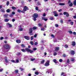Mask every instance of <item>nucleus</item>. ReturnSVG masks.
I'll return each instance as SVG.
<instances>
[{
	"label": "nucleus",
	"instance_id": "f257e3e1",
	"mask_svg": "<svg viewBox=\"0 0 76 76\" xmlns=\"http://www.w3.org/2000/svg\"><path fill=\"white\" fill-rule=\"evenodd\" d=\"M3 47L6 50L5 52V53H8V51L10 50V48H11L10 46L7 44H6L5 45H4Z\"/></svg>",
	"mask_w": 76,
	"mask_h": 76
},
{
	"label": "nucleus",
	"instance_id": "f03ea898",
	"mask_svg": "<svg viewBox=\"0 0 76 76\" xmlns=\"http://www.w3.org/2000/svg\"><path fill=\"white\" fill-rule=\"evenodd\" d=\"M38 17V15L37 13H35L33 14V20L34 21H36L37 20V18Z\"/></svg>",
	"mask_w": 76,
	"mask_h": 76
},
{
	"label": "nucleus",
	"instance_id": "7ed1b4c3",
	"mask_svg": "<svg viewBox=\"0 0 76 76\" xmlns=\"http://www.w3.org/2000/svg\"><path fill=\"white\" fill-rule=\"evenodd\" d=\"M26 50L27 52H30V53L31 54H32L34 53L33 50H32L28 48H26Z\"/></svg>",
	"mask_w": 76,
	"mask_h": 76
},
{
	"label": "nucleus",
	"instance_id": "20e7f679",
	"mask_svg": "<svg viewBox=\"0 0 76 76\" xmlns=\"http://www.w3.org/2000/svg\"><path fill=\"white\" fill-rule=\"evenodd\" d=\"M50 65V61H48L45 64V66H49Z\"/></svg>",
	"mask_w": 76,
	"mask_h": 76
},
{
	"label": "nucleus",
	"instance_id": "39448f33",
	"mask_svg": "<svg viewBox=\"0 0 76 76\" xmlns=\"http://www.w3.org/2000/svg\"><path fill=\"white\" fill-rule=\"evenodd\" d=\"M63 14L64 15H66V17H69V13L68 12H64Z\"/></svg>",
	"mask_w": 76,
	"mask_h": 76
},
{
	"label": "nucleus",
	"instance_id": "423d86ee",
	"mask_svg": "<svg viewBox=\"0 0 76 76\" xmlns=\"http://www.w3.org/2000/svg\"><path fill=\"white\" fill-rule=\"evenodd\" d=\"M29 10V9L28 7H26V6H25L23 8V11L24 12H26V11L27 10Z\"/></svg>",
	"mask_w": 76,
	"mask_h": 76
},
{
	"label": "nucleus",
	"instance_id": "0eeeda50",
	"mask_svg": "<svg viewBox=\"0 0 76 76\" xmlns=\"http://www.w3.org/2000/svg\"><path fill=\"white\" fill-rule=\"evenodd\" d=\"M24 38L25 39H27V40H29V39H30V37H29V36H25L24 37Z\"/></svg>",
	"mask_w": 76,
	"mask_h": 76
},
{
	"label": "nucleus",
	"instance_id": "6e6552de",
	"mask_svg": "<svg viewBox=\"0 0 76 76\" xmlns=\"http://www.w3.org/2000/svg\"><path fill=\"white\" fill-rule=\"evenodd\" d=\"M59 50H60V48H59V47H57L55 48V51L56 52L58 51Z\"/></svg>",
	"mask_w": 76,
	"mask_h": 76
},
{
	"label": "nucleus",
	"instance_id": "1a4fd4ad",
	"mask_svg": "<svg viewBox=\"0 0 76 76\" xmlns=\"http://www.w3.org/2000/svg\"><path fill=\"white\" fill-rule=\"evenodd\" d=\"M5 62L6 63H8V62H9V60H7V57H5Z\"/></svg>",
	"mask_w": 76,
	"mask_h": 76
},
{
	"label": "nucleus",
	"instance_id": "9d476101",
	"mask_svg": "<svg viewBox=\"0 0 76 76\" xmlns=\"http://www.w3.org/2000/svg\"><path fill=\"white\" fill-rule=\"evenodd\" d=\"M75 51L73 50H71L70 52V54L71 55H74V54H75Z\"/></svg>",
	"mask_w": 76,
	"mask_h": 76
},
{
	"label": "nucleus",
	"instance_id": "9b49d317",
	"mask_svg": "<svg viewBox=\"0 0 76 76\" xmlns=\"http://www.w3.org/2000/svg\"><path fill=\"white\" fill-rule=\"evenodd\" d=\"M33 29L32 28H30L29 29V34H32V32H33V30H32Z\"/></svg>",
	"mask_w": 76,
	"mask_h": 76
},
{
	"label": "nucleus",
	"instance_id": "f8f14e48",
	"mask_svg": "<svg viewBox=\"0 0 76 76\" xmlns=\"http://www.w3.org/2000/svg\"><path fill=\"white\" fill-rule=\"evenodd\" d=\"M16 42H17L18 44H20V43H21V41L20 40H16Z\"/></svg>",
	"mask_w": 76,
	"mask_h": 76
},
{
	"label": "nucleus",
	"instance_id": "ddd939ff",
	"mask_svg": "<svg viewBox=\"0 0 76 76\" xmlns=\"http://www.w3.org/2000/svg\"><path fill=\"white\" fill-rule=\"evenodd\" d=\"M42 20H45V21H47L48 20V19H45V17H42Z\"/></svg>",
	"mask_w": 76,
	"mask_h": 76
},
{
	"label": "nucleus",
	"instance_id": "4468645a",
	"mask_svg": "<svg viewBox=\"0 0 76 76\" xmlns=\"http://www.w3.org/2000/svg\"><path fill=\"white\" fill-rule=\"evenodd\" d=\"M59 5L60 6H64L65 5V3H60L59 4Z\"/></svg>",
	"mask_w": 76,
	"mask_h": 76
},
{
	"label": "nucleus",
	"instance_id": "2eb2a0df",
	"mask_svg": "<svg viewBox=\"0 0 76 76\" xmlns=\"http://www.w3.org/2000/svg\"><path fill=\"white\" fill-rule=\"evenodd\" d=\"M53 61L55 63H58V61H57V60L55 59L53 60Z\"/></svg>",
	"mask_w": 76,
	"mask_h": 76
},
{
	"label": "nucleus",
	"instance_id": "dca6fc26",
	"mask_svg": "<svg viewBox=\"0 0 76 76\" xmlns=\"http://www.w3.org/2000/svg\"><path fill=\"white\" fill-rule=\"evenodd\" d=\"M32 29L33 30H35V29H38V27L36 26H34Z\"/></svg>",
	"mask_w": 76,
	"mask_h": 76
},
{
	"label": "nucleus",
	"instance_id": "f3484780",
	"mask_svg": "<svg viewBox=\"0 0 76 76\" xmlns=\"http://www.w3.org/2000/svg\"><path fill=\"white\" fill-rule=\"evenodd\" d=\"M7 25H9V27L10 28H12V25H11V24H10L9 23H7Z\"/></svg>",
	"mask_w": 76,
	"mask_h": 76
},
{
	"label": "nucleus",
	"instance_id": "a211bd4d",
	"mask_svg": "<svg viewBox=\"0 0 76 76\" xmlns=\"http://www.w3.org/2000/svg\"><path fill=\"white\" fill-rule=\"evenodd\" d=\"M72 45H73V46H75V45H76L75 43V42H72Z\"/></svg>",
	"mask_w": 76,
	"mask_h": 76
},
{
	"label": "nucleus",
	"instance_id": "6ab92c4d",
	"mask_svg": "<svg viewBox=\"0 0 76 76\" xmlns=\"http://www.w3.org/2000/svg\"><path fill=\"white\" fill-rule=\"evenodd\" d=\"M21 51L23 52V53H25L26 52V50H25L24 49H23L21 50Z\"/></svg>",
	"mask_w": 76,
	"mask_h": 76
},
{
	"label": "nucleus",
	"instance_id": "aec40b11",
	"mask_svg": "<svg viewBox=\"0 0 76 76\" xmlns=\"http://www.w3.org/2000/svg\"><path fill=\"white\" fill-rule=\"evenodd\" d=\"M11 8H12V9H13V10H16V7L14 6H12Z\"/></svg>",
	"mask_w": 76,
	"mask_h": 76
},
{
	"label": "nucleus",
	"instance_id": "412c9836",
	"mask_svg": "<svg viewBox=\"0 0 76 76\" xmlns=\"http://www.w3.org/2000/svg\"><path fill=\"white\" fill-rule=\"evenodd\" d=\"M6 11L7 13H9L10 12V10L9 9H8L6 10Z\"/></svg>",
	"mask_w": 76,
	"mask_h": 76
},
{
	"label": "nucleus",
	"instance_id": "4be33fe9",
	"mask_svg": "<svg viewBox=\"0 0 76 76\" xmlns=\"http://www.w3.org/2000/svg\"><path fill=\"white\" fill-rule=\"evenodd\" d=\"M19 62V60L16 59L15 61V63H18V62Z\"/></svg>",
	"mask_w": 76,
	"mask_h": 76
},
{
	"label": "nucleus",
	"instance_id": "5701e85b",
	"mask_svg": "<svg viewBox=\"0 0 76 76\" xmlns=\"http://www.w3.org/2000/svg\"><path fill=\"white\" fill-rule=\"evenodd\" d=\"M5 22H8V21H9V19H7V18H6L4 20Z\"/></svg>",
	"mask_w": 76,
	"mask_h": 76
},
{
	"label": "nucleus",
	"instance_id": "b1692460",
	"mask_svg": "<svg viewBox=\"0 0 76 76\" xmlns=\"http://www.w3.org/2000/svg\"><path fill=\"white\" fill-rule=\"evenodd\" d=\"M50 20H54V17H50V18H49Z\"/></svg>",
	"mask_w": 76,
	"mask_h": 76
},
{
	"label": "nucleus",
	"instance_id": "393cba45",
	"mask_svg": "<svg viewBox=\"0 0 76 76\" xmlns=\"http://www.w3.org/2000/svg\"><path fill=\"white\" fill-rule=\"evenodd\" d=\"M38 26H39V27H40V28L42 27V24L41 23H39L38 24Z\"/></svg>",
	"mask_w": 76,
	"mask_h": 76
},
{
	"label": "nucleus",
	"instance_id": "a878e982",
	"mask_svg": "<svg viewBox=\"0 0 76 76\" xmlns=\"http://www.w3.org/2000/svg\"><path fill=\"white\" fill-rule=\"evenodd\" d=\"M8 16V14H6L4 15V17L5 18H7Z\"/></svg>",
	"mask_w": 76,
	"mask_h": 76
},
{
	"label": "nucleus",
	"instance_id": "bb28decb",
	"mask_svg": "<svg viewBox=\"0 0 76 76\" xmlns=\"http://www.w3.org/2000/svg\"><path fill=\"white\" fill-rule=\"evenodd\" d=\"M35 74L36 75H39V72H35Z\"/></svg>",
	"mask_w": 76,
	"mask_h": 76
},
{
	"label": "nucleus",
	"instance_id": "cd10ccee",
	"mask_svg": "<svg viewBox=\"0 0 76 76\" xmlns=\"http://www.w3.org/2000/svg\"><path fill=\"white\" fill-rule=\"evenodd\" d=\"M21 47H23L24 48H25V45L23 44H22L21 45Z\"/></svg>",
	"mask_w": 76,
	"mask_h": 76
},
{
	"label": "nucleus",
	"instance_id": "c85d7f7f",
	"mask_svg": "<svg viewBox=\"0 0 76 76\" xmlns=\"http://www.w3.org/2000/svg\"><path fill=\"white\" fill-rule=\"evenodd\" d=\"M69 6H70V7H72V6H73V3H71L70 4H69Z\"/></svg>",
	"mask_w": 76,
	"mask_h": 76
},
{
	"label": "nucleus",
	"instance_id": "c756f323",
	"mask_svg": "<svg viewBox=\"0 0 76 76\" xmlns=\"http://www.w3.org/2000/svg\"><path fill=\"white\" fill-rule=\"evenodd\" d=\"M73 4L75 5H76V0H75L73 2Z\"/></svg>",
	"mask_w": 76,
	"mask_h": 76
},
{
	"label": "nucleus",
	"instance_id": "7c9ffc66",
	"mask_svg": "<svg viewBox=\"0 0 76 76\" xmlns=\"http://www.w3.org/2000/svg\"><path fill=\"white\" fill-rule=\"evenodd\" d=\"M19 72L18 70H15V73H18Z\"/></svg>",
	"mask_w": 76,
	"mask_h": 76
},
{
	"label": "nucleus",
	"instance_id": "2f4dec72",
	"mask_svg": "<svg viewBox=\"0 0 76 76\" xmlns=\"http://www.w3.org/2000/svg\"><path fill=\"white\" fill-rule=\"evenodd\" d=\"M54 16H55L56 17H57V16H58V13H57L56 14H54Z\"/></svg>",
	"mask_w": 76,
	"mask_h": 76
},
{
	"label": "nucleus",
	"instance_id": "473e14b6",
	"mask_svg": "<svg viewBox=\"0 0 76 76\" xmlns=\"http://www.w3.org/2000/svg\"><path fill=\"white\" fill-rule=\"evenodd\" d=\"M37 4H38V5H39V6H41V4H40V2H38L37 3Z\"/></svg>",
	"mask_w": 76,
	"mask_h": 76
},
{
	"label": "nucleus",
	"instance_id": "72a5a7b5",
	"mask_svg": "<svg viewBox=\"0 0 76 76\" xmlns=\"http://www.w3.org/2000/svg\"><path fill=\"white\" fill-rule=\"evenodd\" d=\"M41 31H45V28H42L41 29Z\"/></svg>",
	"mask_w": 76,
	"mask_h": 76
},
{
	"label": "nucleus",
	"instance_id": "f704fd0d",
	"mask_svg": "<svg viewBox=\"0 0 76 76\" xmlns=\"http://www.w3.org/2000/svg\"><path fill=\"white\" fill-rule=\"evenodd\" d=\"M19 31H23V28H20L19 29Z\"/></svg>",
	"mask_w": 76,
	"mask_h": 76
},
{
	"label": "nucleus",
	"instance_id": "c9c22d12",
	"mask_svg": "<svg viewBox=\"0 0 76 76\" xmlns=\"http://www.w3.org/2000/svg\"><path fill=\"white\" fill-rule=\"evenodd\" d=\"M7 6H9V1H8L6 3Z\"/></svg>",
	"mask_w": 76,
	"mask_h": 76
},
{
	"label": "nucleus",
	"instance_id": "e433bc0d",
	"mask_svg": "<svg viewBox=\"0 0 76 76\" xmlns=\"http://www.w3.org/2000/svg\"><path fill=\"white\" fill-rule=\"evenodd\" d=\"M69 33V34H72V31L70 30L69 31H68Z\"/></svg>",
	"mask_w": 76,
	"mask_h": 76
},
{
	"label": "nucleus",
	"instance_id": "4c0bfd02",
	"mask_svg": "<svg viewBox=\"0 0 76 76\" xmlns=\"http://www.w3.org/2000/svg\"><path fill=\"white\" fill-rule=\"evenodd\" d=\"M30 43L31 45H34V43L32 41L30 42Z\"/></svg>",
	"mask_w": 76,
	"mask_h": 76
},
{
	"label": "nucleus",
	"instance_id": "58836bf2",
	"mask_svg": "<svg viewBox=\"0 0 76 76\" xmlns=\"http://www.w3.org/2000/svg\"><path fill=\"white\" fill-rule=\"evenodd\" d=\"M53 14H54V15L57 13V12L56 11H55L53 12Z\"/></svg>",
	"mask_w": 76,
	"mask_h": 76
},
{
	"label": "nucleus",
	"instance_id": "ea45409f",
	"mask_svg": "<svg viewBox=\"0 0 76 76\" xmlns=\"http://www.w3.org/2000/svg\"><path fill=\"white\" fill-rule=\"evenodd\" d=\"M57 53L56 52H55V53H54L53 54V56H56V55H57Z\"/></svg>",
	"mask_w": 76,
	"mask_h": 76
},
{
	"label": "nucleus",
	"instance_id": "a19ab883",
	"mask_svg": "<svg viewBox=\"0 0 76 76\" xmlns=\"http://www.w3.org/2000/svg\"><path fill=\"white\" fill-rule=\"evenodd\" d=\"M37 50V48H34L33 49V50H34V51H36Z\"/></svg>",
	"mask_w": 76,
	"mask_h": 76
},
{
	"label": "nucleus",
	"instance_id": "79ce46f5",
	"mask_svg": "<svg viewBox=\"0 0 76 76\" xmlns=\"http://www.w3.org/2000/svg\"><path fill=\"white\" fill-rule=\"evenodd\" d=\"M4 39V37H1L0 38V39L1 40H2V39Z\"/></svg>",
	"mask_w": 76,
	"mask_h": 76
},
{
	"label": "nucleus",
	"instance_id": "37998d69",
	"mask_svg": "<svg viewBox=\"0 0 76 76\" xmlns=\"http://www.w3.org/2000/svg\"><path fill=\"white\" fill-rule=\"evenodd\" d=\"M31 40H33L34 39V36H31Z\"/></svg>",
	"mask_w": 76,
	"mask_h": 76
},
{
	"label": "nucleus",
	"instance_id": "c03bdc74",
	"mask_svg": "<svg viewBox=\"0 0 76 76\" xmlns=\"http://www.w3.org/2000/svg\"><path fill=\"white\" fill-rule=\"evenodd\" d=\"M17 55H18V56L21 55V53H20V52L18 53H17Z\"/></svg>",
	"mask_w": 76,
	"mask_h": 76
},
{
	"label": "nucleus",
	"instance_id": "a18cd8bd",
	"mask_svg": "<svg viewBox=\"0 0 76 76\" xmlns=\"http://www.w3.org/2000/svg\"><path fill=\"white\" fill-rule=\"evenodd\" d=\"M66 62L67 63H70V61H69V59H68L67 60Z\"/></svg>",
	"mask_w": 76,
	"mask_h": 76
},
{
	"label": "nucleus",
	"instance_id": "49530a36",
	"mask_svg": "<svg viewBox=\"0 0 76 76\" xmlns=\"http://www.w3.org/2000/svg\"><path fill=\"white\" fill-rule=\"evenodd\" d=\"M21 10H17V12H18V13H20V12H21Z\"/></svg>",
	"mask_w": 76,
	"mask_h": 76
},
{
	"label": "nucleus",
	"instance_id": "de8ad7c7",
	"mask_svg": "<svg viewBox=\"0 0 76 76\" xmlns=\"http://www.w3.org/2000/svg\"><path fill=\"white\" fill-rule=\"evenodd\" d=\"M68 47V45H65V48H67Z\"/></svg>",
	"mask_w": 76,
	"mask_h": 76
},
{
	"label": "nucleus",
	"instance_id": "09e8293b",
	"mask_svg": "<svg viewBox=\"0 0 76 76\" xmlns=\"http://www.w3.org/2000/svg\"><path fill=\"white\" fill-rule=\"evenodd\" d=\"M59 62H62L63 61V60L61 59H60L59 60Z\"/></svg>",
	"mask_w": 76,
	"mask_h": 76
},
{
	"label": "nucleus",
	"instance_id": "8fccbe9b",
	"mask_svg": "<svg viewBox=\"0 0 76 76\" xmlns=\"http://www.w3.org/2000/svg\"><path fill=\"white\" fill-rule=\"evenodd\" d=\"M37 37V34H36L34 35V38H36V37Z\"/></svg>",
	"mask_w": 76,
	"mask_h": 76
},
{
	"label": "nucleus",
	"instance_id": "3c124183",
	"mask_svg": "<svg viewBox=\"0 0 76 76\" xmlns=\"http://www.w3.org/2000/svg\"><path fill=\"white\" fill-rule=\"evenodd\" d=\"M20 69L21 70V71H23V69L22 68H20Z\"/></svg>",
	"mask_w": 76,
	"mask_h": 76
},
{
	"label": "nucleus",
	"instance_id": "603ef678",
	"mask_svg": "<svg viewBox=\"0 0 76 76\" xmlns=\"http://www.w3.org/2000/svg\"><path fill=\"white\" fill-rule=\"evenodd\" d=\"M44 60H43L42 61H41V63H44Z\"/></svg>",
	"mask_w": 76,
	"mask_h": 76
},
{
	"label": "nucleus",
	"instance_id": "864d4df0",
	"mask_svg": "<svg viewBox=\"0 0 76 76\" xmlns=\"http://www.w3.org/2000/svg\"><path fill=\"white\" fill-rule=\"evenodd\" d=\"M38 9H39V8L38 7H36L35 8V9H36V10H38Z\"/></svg>",
	"mask_w": 76,
	"mask_h": 76
},
{
	"label": "nucleus",
	"instance_id": "5fc2aeb1",
	"mask_svg": "<svg viewBox=\"0 0 76 76\" xmlns=\"http://www.w3.org/2000/svg\"><path fill=\"white\" fill-rule=\"evenodd\" d=\"M70 23L71 25H73V22L71 21Z\"/></svg>",
	"mask_w": 76,
	"mask_h": 76
},
{
	"label": "nucleus",
	"instance_id": "6e6d98bb",
	"mask_svg": "<svg viewBox=\"0 0 76 76\" xmlns=\"http://www.w3.org/2000/svg\"><path fill=\"white\" fill-rule=\"evenodd\" d=\"M12 15H15V12L13 11V12H12Z\"/></svg>",
	"mask_w": 76,
	"mask_h": 76
},
{
	"label": "nucleus",
	"instance_id": "4d7b16f0",
	"mask_svg": "<svg viewBox=\"0 0 76 76\" xmlns=\"http://www.w3.org/2000/svg\"><path fill=\"white\" fill-rule=\"evenodd\" d=\"M11 61L12 62H13V63H15V60H11Z\"/></svg>",
	"mask_w": 76,
	"mask_h": 76
},
{
	"label": "nucleus",
	"instance_id": "13d9d810",
	"mask_svg": "<svg viewBox=\"0 0 76 76\" xmlns=\"http://www.w3.org/2000/svg\"><path fill=\"white\" fill-rule=\"evenodd\" d=\"M15 19L14 18L12 19V22H15Z\"/></svg>",
	"mask_w": 76,
	"mask_h": 76
},
{
	"label": "nucleus",
	"instance_id": "bf43d9fd",
	"mask_svg": "<svg viewBox=\"0 0 76 76\" xmlns=\"http://www.w3.org/2000/svg\"><path fill=\"white\" fill-rule=\"evenodd\" d=\"M71 60L72 61H75V59L73 58H72V59H71Z\"/></svg>",
	"mask_w": 76,
	"mask_h": 76
},
{
	"label": "nucleus",
	"instance_id": "052dcab7",
	"mask_svg": "<svg viewBox=\"0 0 76 76\" xmlns=\"http://www.w3.org/2000/svg\"><path fill=\"white\" fill-rule=\"evenodd\" d=\"M35 60V58L31 59V61H34Z\"/></svg>",
	"mask_w": 76,
	"mask_h": 76
},
{
	"label": "nucleus",
	"instance_id": "680f3d73",
	"mask_svg": "<svg viewBox=\"0 0 76 76\" xmlns=\"http://www.w3.org/2000/svg\"><path fill=\"white\" fill-rule=\"evenodd\" d=\"M13 16V14H11L9 16L10 17H12V16Z\"/></svg>",
	"mask_w": 76,
	"mask_h": 76
},
{
	"label": "nucleus",
	"instance_id": "e2e57ef3",
	"mask_svg": "<svg viewBox=\"0 0 76 76\" xmlns=\"http://www.w3.org/2000/svg\"><path fill=\"white\" fill-rule=\"evenodd\" d=\"M73 18H74V19H76V14H75V16H74L73 17Z\"/></svg>",
	"mask_w": 76,
	"mask_h": 76
},
{
	"label": "nucleus",
	"instance_id": "0e129e2a",
	"mask_svg": "<svg viewBox=\"0 0 76 76\" xmlns=\"http://www.w3.org/2000/svg\"><path fill=\"white\" fill-rule=\"evenodd\" d=\"M55 26H56V27H58V24H56L55 25Z\"/></svg>",
	"mask_w": 76,
	"mask_h": 76
},
{
	"label": "nucleus",
	"instance_id": "69168bd1",
	"mask_svg": "<svg viewBox=\"0 0 76 76\" xmlns=\"http://www.w3.org/2000/svg\"><path fill=\"white\" fill-rule=\"evenodd\" d=\"M38 44V43H37V42H36L34 43V45H37Z\"/></svg>",
	"mask_w": 76,
	"mask_h": 76
},
{
	"label": "nucleus",
	"instance_id": "338daca9",
	"mask_svg": "<svg viewBox=\"0 0 76 76\" xmlns=\"http://www.w3.org/2000/svg\"><path fill=\"white\" fill-rule=\"evenodd\" d=\"M63 57H66V55L65 54H63Z\"/></svg>",
	"mask_w": 76,
	"mask_h": 76
},
{
	"label": "nucleus",
	"instance_id": "774afa93",
	"mask_svg": "<svg viewBox=\"0 0 76 76\" xmlns=\"http://www.w3.org/2000/svg\"><path fill=\"white\" fill-rule=\"evenodd\" d=\"M73 34L74 35H76V33L75 32H74Z\"/></svg>",
	"mask_w": 76,
	"mask_h": 76
}]
</instances>
